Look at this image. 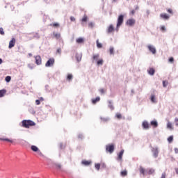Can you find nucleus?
<instances>
[{
	"instance_id": "nucleus-32",
	"label": "nucleus",
	"mask_w": 178,
	"mask_h": 178,
	"mask_svg": "<svg viewBox=\"0 0 178 178\" xmlns=\"http://www.w3.org/2000/svg\"><path fill=\"white\" fill-rule=\"evenodd\" d=\"M96 42H97V48H102V44L99 43V40H97Z\"/></svg>"
},
{
	"instance_id": "nucleus-28",
	"label": "nucleus",
	"mask_w": 178,
	"mask_h": 178,
	"mask_svg": "<svg viewBox=\"0 0 178 178\" xmlns=\"http://www.w3.org/2000/svg\"><path fill=\"white\" fill-rule=\"evenodd\" d=\"M76 59L77 62H80L81 60V56L79 54H76Z\"/></svg>"
},
{
	"instance_id": "nucleus-55",
	"label": "nucleus",
	"mask_w": 178,
	"mask_h": 178,
	"mask_svg": "<svg viewBox=\"0 0 178 178\" xmlns=\"http://www.w3.org/2000/svg\"><path fill=\"white\" fill-rule=\"evenodd\" d=\"M161 31H165L166 30V29L165 28L164 26H163L161 27Z\"/></svg>"
},
{
	"instance_id": "nucleus-36",
	"label": "nucleus",
	"mask_w": 178,
	"mask_h": 178,
	"mask_svg": "<svg viewBox=\"0 0 178 178\" xmlns=\"http://www.w3.org/2000/svg\"><path fill=\"white\" fill-rule=\"evenodd\" d=\"M114 51H115V49L113 47H110L109 52L111 55H113Z\"/></svg>"
},
{
	"instance_id": "nucleus-26",
	"label": "nucleus",
	"mask_w": 178,
	"mask_h": 178,
	"mask_svg": "<svg viewBox=\"0 0 178 178\" xmlns=\"http://www.w3.org/2000/svg\"><path fill=\"white\" fill-rule=\"evenodd\" d=\"M155 173V170L150 168L147 170V175H154Z\"/></svg>"
},
{
	"instance_id": "nucleus-7",
	"label": "nucleus",
	"mask_w": 178,
	"mask_h": 178,
	"mask_svg": "<svg viewBox=\"0 0 178 178\" xmlns=\"http://www.w3.org/2000/svg\"><path fill=\"white\" fill-rule=\"evenodd\" d=\"M152 152H153V156H154V158H158V155L159 154V151H158V148L153 147L152 149Z\"/></svg>"
},
{
	"instance_id": "nucleus-44",
	"label": "nucleus",
	"mask_w": 178,
	"mask_h": 178,
	"mask_svg": "<svg viewBox=\"0 0 178 178\" xmlns=\"http://www.w3.org/2000/svg\"><path fill=\"white\" fill-rule=\"evenodd\" d=\"M169 62H170V63H173V62H175V58H173V57H170V58H169Z\"/></svg>"
},
{
	"instance_id": "nucleus-60",
	"label": "nucleus",
	"mask_w": 178,
	"mask_h": 178,
	"mask_svg": "<svg viewBox=\"0 0 178 178\" xmlns=\"http://www.w3.org/2000/svg\"><path fill=\"white\" fill-rule=\"evenodd\" d=\"M138 9H139L138 6H136L135 8V10H138Z\"/></svg>"
},
{
	"instance_id": "nucleus-5",
	"label": "nucleus",
	"mask_w": 178,
	"mask_h": 178,
	"mask_svg": "<svg viewBox=\"0 0 178 178\" xmlns=\"http://www.w3.org/2000/svg\"><path fill=\"white\" fill-rule=\"evenodd\" d=\"M16 44V39L15 38H13L12 40L9 42V49H12L13 47H15V44Z\"/></svg>"
},
{
	"instance_id": "nucleus-2",
	"label": "nucleus",
	"mask_w": 178,
	"mask_h": 178,
	"mask_svg": "<svg viewBox=\"0 0 178 178\" xmlns=\"http://www.w3.org/2000/svg\"><path fill=\"white\" fill-rule=\"evenodd\" d=\"M106 152H109V154H112L115 151V145H108L106 146Z\"/></svg>"
},
{
	"instance_id": "nucleus-1",
	"label": "nucleus",
	"mask_w": 178,
	"mask_h": 178,
	"mask_svg": "<svg viewBox=\"0 0 178 178\" xmlns=\"http://www.w3.org/2000/svg\"><path fill=\"white\" fill-rule=\"evenodd\" d=\"M22 127H25V129H29V127H31L33 126H35V122H34L32 120H24L22 122Z\"/></svg>"
},
{
	"instance_id": "nucleus-39",
	"label": "nucleus",
	"mask_w": 178,
	"mask_h": 178,
	"mask_svg": "<svg viewBox=\"0 0 178 178\" xmlns=\"http://www.w3.org/2000/svg\"><path fill=\"white\" fill-rule=\"evenodd\" d=\"M168 84V81H163V87H167Z\"/></svg>"
},
{
	"instance_id": "nucleus-38",
	"label": "nucleus",
	"mask_w": 178,
	"mask_h": 178,
	"mask_svg": "<svg viewBox=\"0 0 178 178\" xmlns=\"http://www.w3.org/2000/svg\"><path fill=\"white\" fill-rule=\"evenodd\" d=\"M73 79V75L71 74H69L67 76V80H72Z\"/></svg>"
},
{
	"instance_id": "nucleus-9",
	"label": "nucleus",
	"mask_w": 178,
	"mask_h": 178,
	"mask_svg": "<svg viewBox=\"0 0 178 178\" xmlns=\"http://www.w3.org/2000/svg\"><path fill=\"white\" fill-rule=\"evenodd\" d=\"M127 26H134L136 24V19H129L127 21Z\"/></svg>"
},
{
	"instance_id": "nucleus-29",
	"label": "nucleus",
	"mask_w": 178,
	"mask_h": 178,
	"mask_svg": "<svg viewBox=\"0 0 178 178\" xmlns=\"http://www.w3.org/2000/svg\"><path fill=\"white\" fill-rule=\"evenodd\" d=\"M98 58H99V54H95L92 56L93 60H98Z\"/></svg>"
},
{
	"instance_id": "nucleus-47",
	"label": "nucleus",
	"mask_w": 178,
	"mask_h": 178,
	"mask_svg": "<svg viewBox=\"0 0 178 178\" xmlns=\"http://www.w3.org/2000/svg\"><path fill=\"white\" fill-rule=\"evenodd\" d=\"M38 154H39L40 156H44V154H42V152H41L40 150L38 151Z\"/></svg>"
},
{
	"instance_id": "nucleus-62",
	"label": "nucleus",
	"mask_w": 178,
	"mask_h": 178,
	"mask_svg": "<svg viewBox=\"0 0 178 178\" xmlns=\"http://www.w3.org/2000/svg\"><path fill=\"white\" fill-rule=\"evenodd\" d=\"M113 3L118 2V0H112Z\"/></svg>"
},
{
	"instance_id": "nucleus-6",
	"label": "nucleus",
	"mask_w": 178,
	"mask_h": 178,
	"mask_svg": "<svg viewBox=\"0 0 178 178\" xmlns=\"http://www.w3.org/2000/svg\"><path fill=\"white\" fill-rule=\"evenodd\" d=\"M35 63L38 65H40L42 63V59L41 58L40 56H35Z\"/></svg>"
},
{
	"instance_id": "nucleus-40",
	"label": "nucleus",
	"mask_w": 178,
	"mask_h": 178,
	"mask_svg": "<svg viewBox=\"0 0 178 178\" xmlns=\"http://www.w3.org/2000/svg\"><path fill=\"white\" fill-rule=\"evenodd\" d=\"M55 166H56V169H61V168H62V165L59 163H56Z\"/></svg>"
},
{
	"instance_id": "nucleus-18",
	"label": "nucleus",
	"mask_w": 178,
	"mask_h": 178,
	"mask_svg": "<svg viewBox=\"0 0 178 178\" xmlns=\"http://www.w3.org/2000/svg\"><path fill=\"white\" fill-rule=\"evenodd\" d=\"M51 27H55L56 29H58V27H60V24L58 22H54L52 24H50Z\"/></svg>"
},
{
	"instance_id": "nucleus-54",
	"label": "nucleus",
	"mask_w": 178,
	"mask_h": 178,
	"mask_svg": "<svg viewBox=\"0 0 178 178\" xmlns=\"http://www.w3.org/2000/svg\"><path fill=\"white\" fill-rule=\"evenodd\" d=\"M35 104H36V105H40V104H41V102H40L39 99H37V100H35Z\"/></svg>"
},
{
	"instance_id": "nucleus-8",
	"label": "nucleus",
	"mask_w": 178,
	"mask_h": 178,
	"mask_svg": "<svg viewBox=\"0 0 178 178\" xmlns=\"http://www.w3.org/2000/svg\"><path fill=\"white\" fill-rule=\"evenodd\" d=\"M147 48H148L149 51L150 52H152V54H156V49H155V47L153 45L149 44L147 46Z\"/></svg>"
},
{
	"instance_id": "nucleus-22",
	"label": "nucleus",
	"mask_w": 178,
	"mask_h": 178,
	"mask_svg": "<svg viewBox=\"0 0 178 178\" xmlns=\"http://www.w3.org/2000/svg\"><path fill=\"white\" fill-rule=\"evenodd\" d=\"M31 149H32L33 151V152H38V151H39L40 149H38V147H37V146L35 145H32L31 147Z\"/></svg>"
},
{
	"instance_id": "nucleus-52",
	"label": "nucleus",
	"mask_w": 178,
	"mask_h": 178,
	"mask_svg": "<svg viewBox=\"0 0 178 178\" xmlns=\"http://www.w3.org/2000/svg\"><path fill=\"white\" fill-rule=\"evenodd\" d=\"M161 178H166V172H163L161 175Z\"/></svg>"
},
{
	"instance_id": "nucleus-63",
	"label": "nucleus",
	"mask_w": 178,
	"mask_h": 178,
	"mask_svg": "<svg viewBox=\"0 0 178 178\" xmlns=\"http://www.w3.org/2000/svg\"><path fill=\"white\" fill-rule=\"evenodd\" d=\"M29 56H33V54L31 53L29 54Z\"/></svg>"
},
{
	"instance_id": "nucleus-58",
	"label": "nucleus",
	"mask_w": 178,
	"mask_h": 178,
	"mask_svg": "<svg viewBox=\"0 0 178 178\" xmlns=\"http://www.w3.org/2000/svg\"><path fill=\"white\" fill-rule=\"evenodd\" d=\"M35 37L36 38H40V35H39L38 33H35Z\"/></svg>"
},
{
	"instance_id": "nucleus-34",
	"label": "nucleus",
	"mask_w": 178,
	"mask_h": 178,
	"mask_svg": "<svg viewBox=\"0 0 178 178\" xmlns=\"http://www.w3.org/2000/svg\"><path fill=\"white\" fill-rule=\"evenodd\" d=\"M28 67L31 70H33L34 67H35V65L34 64H28Z\"/></svg>"
},
{
	"instance_id": "nucleus-50",
	"label": "nucleus",
	"mask_w": 178,
	"mask_h": 178,
	"mask_svg": "<svg viewBox=\"0 0 178 178\" xmlns=\"http://www.w3.org/2000/svg\"><path fill=\"white\" fill-rule=\"evenodd\" d=\"M61 53H62V49L58 48V49H57V54H60Z\"/></svg>"
},
{
	"instance_id": "nucleus-59",
	"label": "nucleus",
	"mask_w": 178,
	"mask_h": 178,
	"mask_svg": "<svg viewBox=\"0 0 178 178\" xmlns=\"http://www.w3.org/2000/svg\"><path fill=\"white\" fill-rule=\"evenodd\" d=\"M39 101H40V102L44 101V97H40V98H39Z\"/></svg>"
},
{
	"instance_id": "nucleus-20",
	"label": "nucleus",
	"mask_w": 178,
	"mask_h": 178,
	"mask_svg": "<svg viewBox=\"0 0 178 178\" xmlns=\"http://www.w3.org/2000/svg\"><path fill=\"white\" fill-rule=\"evenodd\" d=\"M150 124L153 127H156L158 126V122L156 120L151 121Z\"/></svg>"
},
{
	"instance_id": "nucleus-30",
	"label": "nucleus",
	"mask_w": 178,
	"mask_h": 178,
	"mask_svg": "<svg viewBox=\"0 0 178 178\" xmlns=\"http://www.w3.org/2000/svg\"><path fill=\"white\" fill-rule=\"evenodd\" d=\"M168 143L170 144L172 143H173V136H170L168 138Z\"/></svg>"
},
{
	"instance_id": "nucleus-45",
	"label": "nucleus",
	"mask_w": 178,
	"mask_h": 178,
	"mask_svg": "<svg viewBox=\"0 0 178 178\" xmlns=\"http://www.w3.org/2000/svg\"><path fill=\"white\" fill-rule=\"evenodd\" d=\"M88 27H90V29H92V27H94V24L92 22H90L88 24Z\"/></svg>"
},
{
	"instance_id": "nucleus-11",
	"label": "nucleus",
	"mask_w": 178,
	"mask_h": 178,
	"mask_svg": "<svg viewBox=\"0 0 178 178\" xmlns=\"http://www.w3.org/2000/svg\"><path fill=\"white\" fill-rule=\"evenodd\" d=\"M160 17L161 18V19H163L164 20H169V15H168V14H166V13H161V15H160Z\"/></svg>"
},
{
	"instance_id": "nucleus-33",
	"label": "nucleus",
	"mask_w": 178,
	"mask_h": 178,
	"mask_svg": "<svg viewBox=\"0 0 178 178\" xmlns=\"http://www.w3.org/2000/svg\"><path fill=\"white\" fill-rule=\"evenodd\" d=\"M7 83H9L10 81V80H12V77H10V76H7L5 79Z\"/></svg>"
},
{
	"instance_id": "nucleus-19",
	"label": "nucleus",
	"mask_w": 178,
	"mask_h": 178,
	"mask_svg": "<svg viewBox=\"0 0 178 178\" xmlns=\"http://www.w3.org/2000/svg\"><path fill=\"white\" fill-rule=\"evenodd\" d=\"M139 172L141 175H143V176H145V169H144V168L140 166L139 168Z\"/></svg>"
},
{
	"instance_id": "nucleus-24",
	"label": "nucleus",
	"mask_w": 178,
	"mask_h": 178,
	"mask_svg": "<svg viewBox=\"0 0 178 178\" xmlns=\"http://www.w3.org/2000/svg\"><path fill=\"white\" fill-rule=\"evenodd\" d=\"M6 94V90H0V98H2Z\"/></svg>"
},
{
	"instance_id": "nucleus-37",
	"label": "nucleus",
	"mask_w": 178,
	"mask_h": 178,
	"mask_svg": "<svg viewBox=\"0 0 178 178\" xmlns=\"http://www.w3.org/2000/svg\"><path fill=\"white\" fill-rule=\"evenodd\" d=\"M95 166V168L97 169V170H99V169L101 168V164L96 163Z\"/></svg>"
},
{
	"instance_id": "nucleus-15",
	"label": "nucleus",
	"mask_w": 178,
	"mask_h": 178,
	"mask_svg": "<svg viewBox=\"0 0 178 178\" xmlns=\"http://www.w3.org/2000/svg\"><path fill=\"white\" fill-rule=\"evenodd\" d=\"M53 38H56V40H59V38H60V33L53 32Z\"/></svg>"
},
{
	"instance_id": "nucleus-23",
	"label": "nucleus",
	"mask_w": 178,
	"mask_h": 178,
	"mask_svg": "<svg viewBox=\"0 0 178 178\" xmlns=\"http://www.w3.org/2000/svg\"><path fill=\"white\" fill-rule=\"evenodd\" d=\"M76 42L77 44H83V42H84V39L82 38H79L76 39Z\"/></svg>"
},
{
	"instance_id": "nucleus-48",
	"label": "nucleus",
	"mask_w": 178,
	"mask_h": 178,
	"mask_svg": "<svg viewBox=\"0 0 178 178\" xmlns=\"http://www.w3.org/2000/svg\"><path fill=\"white\" fill-rule=\"evenodd\" d=\"M167 11L168 12V13H170L171 15H173V10L170 8L168 9Z\"/></svg>"
},
{
	"instance_id": "nucleus-4",
	"label": "nucleus",
	"mask_w": 178,
	"mask_h": 178,
	"mask_svg": "<svg viewBox=\"0 0 178 178\" xmlns=\"http://www.w3.org/2000/svg\"><path fill=\"white\" fill-rule=\"evenodd\" d=\"M124 19V16H123V15H121L118 17L117 27H120V26H122V24H123Z\"/></svg>"
},
{
	"instance_id": "nucleus-12",
	"label": "nucleus",
	"mask_w": 178,
	"mask_h": 178,
	"mask_svg": "<svg viewBox=\"0 0 178 178\" xmlns=\"http://www.w3.org/2000/svg\"><path fill=\"white\" fill-rule=\"evenodd\" d=\"M91 163H92L91 161L83 160L81 161V164L84 165V166H90Z\"/></svg>"
},
{
	"instance_id": "nucleus-17",
	"label": "nucleus",
	"mask_w": 178,
	"mask_h": 178,
	"mask_svg": "<svg viewBox=\"0 0 178 178\" xmlns=\"http://www.w3.org/2000/svg\"><path fill=\"white\" fill-rule=\"evenodd\" d=\"M147 72L150 74V76H154L155 74V69L154 68H149L147 70Z\"/></svg>"
},
{
	"instance_id": "nucleus-51",
	"label": "nucleus",
	"mask_w": 178,
	"mask_h": 178,
	"mask_svg": "<svg viewBox=\"0 0 178 178\" xmlns=\"http://www.w3.org/2000/svg\"><path fill=\"white\" fill-rule=\"evenodd\" d=\"M71 22H76V18L74 17H70Z\"/></svg>"
},
{
	"instance_id": "nucleus-41",
	"label": "nucleus",
	"mask_w": 178,
	"mask_h": 178,
	"mask_svg": "<svg viewBox=\"0 0 178 178\" xmlns=\"http://www.w3.org/2000/svg\"><path fill=\"white\" fill-rule=\"evenodd\" d=\"M0 34L1 35H5V32L3 31V28H0Z\"/></svg>"
},
{
	"instance_id": "nucleus-64",
	"label": "nucleus",
	"mask_w": 178,
	"mask_h": 178,
	"mask_svg": "<svg viewBox=\"0 0 178 178\" xmlns=\"http://www.w3.org/2000/svg\"><path fill=\"white\" fill-rule=\"evenodd\" d=\"M2 64V60L0 58V65Z\"/></svg>"
},
{
	"instance_id": "nucleus-3",
	"label": "nucleus",
	"mask_w": 178,
	"mask_h": 178,
	"mask_svg": "<svg viewBox=\"0 0 178 178\" xmlns=\"http://www.w3.org/2000/svg\"><path fill=\"white\" fill-rule=\"evenodd\" d=\"M55 63V58H49L45 64L46 67H51Z\"/></svg>"
},
{
	"instance_id": "nucleus-14",
	"label": "nucleus",
	"mask_w": 178,
	"mask_h": 178,
	"mask_svg": "<svg viewBox=\"0 0 178 178\" xmlns=\"http://www.w3.org/2000/svg\"><path fill=\"white\" fill-rule=\"evenodd\" d=\"M142 126L143 129H145L146 130L149 129V124H148V122L147 121L143 122Z\"/></svg>"
},
{
	"instance_id": "nucleus-35",
	"label": "nucleus",
	"mask_w": 178,
	"mask_h": 178,
	"mask_svg": "<svg viewBox=\"0 0 178 178\" xmlns=\"http://www.w3.org/2000/svg\"><path fill=\"white\" fill-rule=\"evenodd\" d=\"M104 64V60L102 59H100L97 61V65L99 66V65H102Z\"/></svg>"
},
{
	"instance_id": "nucleus-46",
	"label": "nucleus",
	"mask_w": 178,
	"mask_h": 178,
	"mask_svg": "<svg viewBox=\"0 0 178 178\" xmlns=\"http://www.w3.org/2000/svg\"><path fill=\"white\" fill-rule=\"evenodd\" d=\"M108 106H109V108H110L111 109H112V111H113V106L112 105V102H109V105H108Z\"/></svg>"
},
{
	"instance_id": "nucleus-43",
	"label": "nucleus",
	"mask_w": 178,
	"mask_h": 178,
	"mask_svg": "<svg viewBox=\"0 0 178 178\" xmlns=\"http://www.w3.org/2000/svg\"><path fill=\"white\" fill-rule=\"evenodd\" d=\"M88 17L86 15H84L81 19V22H87Z\"/></svg>"
},
{
	"instance_id": "nucleus-61",
	"label": "nucleus",
	"mask_w": 178,
	"mask_h": 178,
	"mask_svg": "<svg viewBox=\"0 0 178 178\" xmlns=\"http://www.w3.org/2000/svg\"><path fill=\"white\" fill-rule=\"evenodd\" d=\"M175 172H176L177 175H178V168H175Z\"/></svg>"
},
{
	"instance_id": "nucleus-57",
	"label": "nucleus",
	"mask_w": 178,
	"mask_h": 178,
	"mask_svg": "<svg viewBox=\"0 0 178 178\" xmlns=\"http://www.w3.org/2000/svg\"><path fill=\"white\" fill-rule=\"evenodd\" d=\"M136 13V10H132L131 11V15H134Z\"/></svg>"
},
{
	"instance_id": "nucleus-31",
	"label": "nucleus",
	"mask_w": 178,
	"mask_h": 178,
	"mask_svg": "<svg viewBox=\"0 0 178 178\" xmlns=\"http://www.w3.org/2000/svg\"><path fill=\"white\" fill-rule=\"evenodd\" d=\"M151 101L152 102H154V103L156 102V99L155 98V95H152L151 96Z\"/></svg>"
},
{
	"instance_id": "nucleus-10",
	"label": "nucleus",
	"mask_w": 178,
	"mask_h": 178,
	"mask_svg": "<svg viewBox=\"0 0 178 178\" xmlns=\"http://www.w3.org/2000/svg\"><path fill=\"white\" fill-rule=\"evenodd\" d=\"M113 31H115V28L113 27V25L111 24L107 29V33L108 34H111V33H113Z\"/></svg>"
},
{
	"instance_id": "nucleus-21",
	"label": "nucleus",
	"mask_w": 178,
	"mask_h": 178,
	"mask_svg": "<svg viewBox=\"0 0 178 178\" xmlns=\"http://www.w3.org/2000/svg\"><path fill=\"white\" fill-rule=\"evenodd\" d=\"M0 141H7L8 143H13V140L12 139L9 138H0Z\"/></svg>"
},
{
	"instance_id": "nucleus-42",
	"label": "nucleus",
	"mask_w": 178,
	"mask_h": 178,
	"mask_svg": "<svg viewBox=\"0 0 178 178\" xmlns=\"http://www.w3.org/2000/svg\"><path fill=\"white\" fill-rule=\"evenodd\" d=\"M115 116H116L117 119H122V114H120V113H117L115 115Z\"/></svg>"
},
{
	"instance_id": "nucleus-53",
	"label": "nucleus",
	"mask_w": 178,
	"mask_h": 178,
	"mask_svg": "<svg viewBox=\"0 0 178 178\" xmlns=\"http://www.w3.org/2000/svg\"><path fill=\"white\" fill-rule=\"evenodd\" d=\"M99 92H101V94H104V93H105V90H104V89H100V90H99Z\"/></svg>"
},
{
	"instance_id": "nucleus-27",
	"label": "nucleus",
	"mask_w": 178,
	"mask_h": 178,
	"mask_svg": "<svg viewBox=\"0 0 178 178\" xmlns=\"http://www.w3.org/2000/svg\"><path fill=\"white\" fill-rule=\"evenodd\" d=\"M120 175L123 177H124V176H127V170H124L123 171H121Z\"/></svg>"
},
{
	"instance_id": "nucleus-16",
	"label": "nucleus",
	"mask_w": 178,
	"mask_h": 178,
	"mask_svg": "<svg viewBox=\"0 0 178 178\" xmlns=\"http://www.w3.org/2000/svg\"><path fill=\"white\" fill-rule=\"evenodd\" d=\"M101 101V98L99 97H96L95 99H92V103L95 105L97 102H99Z\"/></svg>"
},
{
	"instance_id": "nucleus-56",
	"label": "nucleus",
	"mask_w": 178,
	"mask_h": 178,
	"mask_svg": "<svg viewBox=\"0 0 178 178\" xmlns=\"http://www.w3.org/2000/svg\"><path fill=\"white\" fill-rule=\"evenodd\" d=\"M174 151H175V154H178V148L177 147H175L174 149Z\"/></svg>"
},
{
	"instance_id": "nucleus-49",
	"label": "nucleus",
	"mask_w": 178,
	"mask_h": 178,
	"mask_svg": "<svg viewBox=\"0 0 178 178\" xmlns=\"http://www.w3.org/2000/svg\"><path fill=\"white\" fill-rule=\"evenodd\" d=\"M175 126L178 127V118H175Z\"/></svg>"
},
{
	"instance_id": "nucleus-25",
	"label": "nucleus",
	"mask_w": 178,
	"mask_h": 178,
	"mask_svg": "<svg viewBox=\"0 0 178 178\" xmlns=\"http://www.w3.org/2000/svg\"><path fill=\"white\" fill-rule=\"evenodd\" d=\"M167 128L170 129V130H173V125H172V122L167 123Z\"/></svg>"
},
{
	"instance_id": "nucleus-13",
	"label": "nucleus",
	"mask_w": 178,
	"mask_h": 178,
	"mask_svg": "<svg viewBox=\"0 0 178 178\" xmlns=\"http://www.w3.org/2000/svg\"><path fill=\"white\" fill-rule=\"evenodd\" d=\"M123 154H124V149L121 150L119 152L118 157V161H122V159H123Z\"/></svg>"
}]
</instances>
